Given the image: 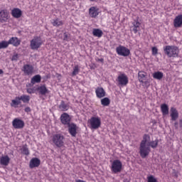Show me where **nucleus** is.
Returning <instances> with one entry per match:
<instances>
[{
    "label": "nucleus",
    "instance_id": "11",
    "mask_svg": "<svg viewBox=\"0 0 182 182\" xmlns=\"http://www.w3.org/2000/svg\"><path fill=\"white\" fill-rule=\"evenodd\" d=\"M8 19H9V12H8V10H1L0 11V22L4 23V22H7Z\"/></svg>",
    "mask_w": 182,
    "mask_h": 182
},
{
    "label": "nucleus",
    "instance_id": "34",
    "mask_svg": "<svg viewBox=\"0 0 182 182\" xmlns=\"http://www.w3.org/2000/svg\"><path fill=\"white\" fill-rule=\"evenodd\" d=\"M21 153L26 156H29V149L27 145H23L21 148Z\"/></svg>",
    "mask_w": 182,
    "mask_h": 182
},
{
    "label": "nucleus",
    "instance_id": "24",
    "mask_svg": "<svg viewBox=\"0 0 182 182\" xmlns=\"http://www.w3.org/2000/svg\"><path fill=\"white\" fill-rule=\"evenodd\" d=\"M152 76L154 79H156V80H161L164 77V74L162 72L158 71L154 73Z\"/></svg>",
    "mask_w": 182,
    "mask_h": 182
},
{
    "label": "nucleus",
    "instance_id": "23",
    "mask_svg": "<svg viewBox=\"0 0 182 182\" xmlns=\"http://www.w3.org/2000/svg\"><path fill=\"white\" fill-rule=\"evenodd\" d=\"M11 14L14 18H21L22 16V11L19 9H14L12 10Z\"/></svg>",
    "mask_w": 182,
    "mask_h": 182
},
{
    "label": "nucleus",
    "instance_id": "13",
    "mask_svg": "<svg viewBox=\"0 0 182 182\" xmlns=\"http://www.w3.org/2000/svg\"><path fill=\"white\" fill-rule=\"evenodd\" d=\"M77 126L75 124H70L68 125V132L73 137H75L77 134Z\"/></svg>",
    "mask_w": 182,
    "mask_h": 182
},
{
    "label": "nucleus",
    "instance_id": "38",
    "mask_svg": "<svg viewBox=\"0 0 182 182\" xmlns=\"http://www.w3.org/2000/svg\"><path fill=\"white\" fill-rule=\"evenodd\" d=\"M147 180V182H157V179L153 176H148Z\"/></svg>",
    "mask_w": 182,
    "mask_h": 182
},
{
    "label": "nucleus",
    "instance_id": "36",
    "mask_svg": "<svg viewBox=\"0 0 182 182\" xmlns=\"http://www.w3.org/2000/svg\"><path fill=\"white\" fill-rule=\"evenodd\" d=\"M8 46V41H3L0 42V49H5Z\"/></svg>",
    "mask_w": 182,
    "mask_h": 182
},
{
    "label": "nucleus",
    "instance_id": "49",
    "mask_svg": "<svg viewBox=\"0 0 182 182\" xmlns=\"http://www.w3.org/2000/svg\"><path fill=\"white\" fill-rule=\"evenodd\" d=\"M99 60H100V62H102V63H103V61H104L103 58H101Z\"/></svg>",
    "mask_w": 182,
    "mask_h": 182
},
{
    "label": "nucleus",
    "instance_id": "25",
    "mask_svg": "<svg viewBox=\"0 0 182 182\" xmlns=\"http://www.w3.org/2000/svg\"><path fill=\"white\" fill-rule=\"evenodd\" d=\"M161 111L163 116H167L168 114V105L167 104H162L161 105Z\"/></svg>",
    "mask_w": 182,
    "mask_h": 182
},
{
    "label": "nucleus",
    "instance_id": "50",
    "mask_svg": "<svg viewBox=\"0 0 182 182\" xmlns=\"http://www.w3.org/2000/svg\"><path fill=\"white\" fill-rule=\"evenodd\" d=\"M90 1H95V0H90Z\"/></svg>",
    "mask_w": 182,
    "mask_h": 182
},
{
    "label": "nucleus",
    "instance_id": "22",
    "mask_svg": "<svg viewBox=\"0 0 182 182\" xmlns=\"http://www.w3.org/2000/svg\"><path fill=\"white\" fill-rule=\"evenodd\" d=\"M38 90L40 93V95H42L43 96H45L47 93H49V90L46 88V85H41L38 87Z\"/></svg>",
    "mask_w": 182,
    "mask_h": 182
},
{
    "label": "nucleus",
    "instance_id": "32",
    "mask_svg": "<svg viewBox=\"0 0 182 182\" xmlns=\"http://www.w3.org/2000/svg\"><path fill=\"white\" fill-rule=\"evenodd\" d=\"M20 100H22L23 103H29V100H31V97L29 95H21L19 97Z\"/></svg>",
    "mask_w": 182,
    "mask_h": 182
},
{
    "label": "nucleus",
    "instance_id": "37",
    "mask_svg": "<svg viewBox=\"0 0 182 182\" xmlns=\"http://www.w3.org/2000/svg\"><path fill=\"white\" fill-rule=\"evenodd\" d=\"M138 76L139 77V82L141 83H143V79H144V77H146V75H144V73H143L142 72H139L138 74Z\"/></svg>",
    "mask_w": 182,
    "mask_h": 182
},
{
    "label": "nucleus",
    "instance_id": "27",
    "mask_svg": "<svg viewBox=\"0 0 182 182\" xmlns=\"http://www.w3.org/2000/svg\"><path fill=\"white\" fill-rule=\"evenodd\" d=\"M149 139H150L149 136L147 137V144L148 146L152 147V149H156L159 144V140L152 141L151 142L149 141Z\"/></svg>",
    "mask_w": 182,
    "mask_h": 182
},
{
    "label": "nucleus",
    "instance_id": "21",
    "mask_svg": "<svg viewBox=\"0 0 182 182\" xmlns=\"http://www.w3.org/2000/svg\"><path fill=\"white\" fill-rule=\"evenodd\" d=\"M51 23L53 26L58 28V26H62V25H63V21L60 18H55L51 20Z\"/></svg>",
    "mask_w": 182,
    "mask_h": 182
},
{
    "label": "nucleus",
    "instance_id": "26",
    "mask_svg": "<svg viewBox=\"0 0 182 182\" xmlns=\"http://www.w3.org/2000/svg\"><path fill=\"white\" fill-rule=\"evenodd\" d=\"M92 35L97 38H102V36H103V31L99 28H94Z\"/></svg>",
    "mask_w": 182,
    "mask_h": 182
},
{
    "label": "nucleus",
    "instance_id": "45",
    "mask_svg": "<svg viewBox=\"0 0 182 182\" xmlns=\"http://www.w3.org/2000/svg\"><path fill=\"white\" fill-rule=\"evenodd\" d=\"M174 127H176V129H178V122H175Z\"/></svg>",
    "mask_w": 182,
    "mask_h": 182
},
{
    "label": "nucleus",
    "instance_id": "14",
    "mask_svg": "<svg viewBox=\"0 0 182 182\" xmlns=\"http://www.w3.org/2000/svg\"><path fill=\"white\" fill-rule=\"evenodd\" d=\"M41 166V160L38 158H33L30 161V168H35V167H39Z\"/></svg>",
    "mask_w": 182,
    "mask_h": 182
},
{
    "label": "nucleus",
    "instance_id": "8",
    "mask_svg": "<svg viewBox=\"0 0 182 182\" xmlns=\"http://www.w3.org/2000/svg\"><path fill=\"white\" fill-rule=\"evenodd\" d=\"M117 82L121 86H127L129 83V77L124 73H120L117 77Z\"/></svg>",
    "mask_w": 182,
    "mask_h": 182
},
{
    "label": "nucleus",
    "instance_id": "12",
    "mask_svg": "<svg viewBox=\"0 0 182 182\" xmlns=\"http://www.w3.org/2000/svg\"><path fill=\"white\" fill-rule=\"evenodd\" d=\"M60 122L63 124L69 126L70 124V116L68 113H63L60 116Z\"/></svg>",
    "mask_w": 182,
    "mask_h": 182
},
{
    "label": "nucleus",
    "instance_id": "48",
    "mask_svg": "<svg viewBox=\"0 0 182 182\" xmlns=\"http://www.w3.org/2000/svg\"><path fill=\"white\" fill-rule=\"evenodd\" d=\"M0 75H4V70L2 69H0Z\"/></svg>",
    "mask_w": 182,
    "mask_h": 182
},
{
    "label": "nucleus",
    "instance_id": "29",
    "mask_svg": "<svg viewBox=\"0 0 182 182\" xmlns=\"http://www.w3.org/2000/svg\"><path fill=\"white\" fill-rule=\"evenodd\" d=\"M132 25L134 26L133 31L134 33H137L138 31H140V22L137 21H134V22L132 23Z\"/></svg>",
    "mask_w": 182,
    "mask_h": 182
},
{
    "label": "nucleus",
    "instance_id": "17",
    "mask_svg": "<svg viewBox=\"0 0 182 182\" xmlns=\"http://www.w3.org/2000/svg\"><path fill=\"white\" fill-rule=\"evenodd\" d=\"M95 93L98 99H102V97H105V96H106V91H105L103 87H97L95 90Z\"/></svg>",
    "mask_w": 182,
    "mask_h": 182
},
{
    "label": "nucleus",
    "instance_id": "19",
    "mask_svg": "<svg viewBox=\"0 0 182 182\" xmlns=\"http://www.w3.org/2000/svg\"><path fill=\"white\" fill-rule=\"evenodd\" d=\"M171 117L173 122L178 119V111L173 107H171Z\"/></svg>",
    "mask_w": 182,
    "mask_h": 182
},
{
    "label": "nucleus",
    "instance_id": "1",
    "mask_svg": "<svg viewBox=\"0 0 182 182\" xmlns=\"http://www.w3.org/2000/svg\"><path fill=\"white\" fill-rule=\"evenodd\" d=\"M149 136L144 135L143 140L141 142L140 144V151L139 154L142 159H146L147 156H149V154L150 153V147L147 145V138Z\"/></svg>",
    "mask_w": 182,
    "mask_h": 182
},
{
    "label": "nucleus",
    "instance_id": "7",
    "mask_svg": "<svg viewBox=\"0 0 182 182\" xmlns=\"http://www.w3.org/2000/svg\"><path fill=\"white\" fill-rule=\"evenodd\" d=\"M116 52L117 53V55H119V56H129V55H130V50H129V48L123 46H119L118 47H117L116 48Z\"/></svg>",
    "mask_w": 182,
    "mask_h": 182
},
{
    "label": "nucleus",
    "instance_id": "6",
    "mask_svg": "<svg viewBox=\"0 0 182 182\" xmlns=\"http://www.w3.org/2000/svg\"><path fill=\"white\" fill-rule=\"evenodd\" d=\"M123 167V164H122V161L120 160L117 159L114 160L112 163L111 166V170L112 173L114 174H117V173H120L122 171V168Z\"/></svg>",
    "mask_w": 182,
    "mask_h": 182
},
{
    "label": "nucleus",
    "instance_id": "43",
    "mask_svg": "<svg viewBox=\"0 0 182 182\" xmlns=\"http://www.w3.org/2000/svg\"><path fill=\"white\" fill-rule=\"evenodd\" d=\"M24 110H25V112H26V113H29V112H31V107H27L25 108Z\"/></svg>",
    "mask_w": 182,
    "mask_h": 182
},
{
    "label": "nucleus",
    "instance_id": "9",
    "mask_svg": "<svg viewBox=\"0 0 182 182\" xmlns=\"http://www.w3.org/2000/svg\"><path fill=\"white\" fill-rule=\"evenodd\" d=\"M22 71L26 76H32L35 70H33V66H32V65L26 64L23 65Z\"/></svg>",
    "mask_w": 182,
    "mask_h": 182
},
{
    "label": "nucleus",
    "instance_id": "33",
    "mask_svg": "<svg viewBox=\"0 0 182 182\" xmlns=\"http://www.w3.org/2000/svg\"><path fill=\"white\" fill-rule=\"evenodd\" d=\"M101 105L102 106H109L110 105V100L108 97H105L101 100Z\"/></svg>",
    "mask_w": 182,
    "mask_h": 182
},
{
    "label": "nucleus",
    "instance_id": "16",
    "mask_svg": "<svg viewBox=\"0 0 182 182\" xmlns=\"http://www.w3.org/2000/svg\"><path fill=\"white\" fill-rule=\"evenodd\" d=\"M175 28H181L182 26V14L178 15L173 20Z\"/></svg>",
    "mask_w": 182,
    "mask_h": 182
},
{
    "label": "nucleus",
    "instance_id": "47",
    "mask_svg": "<svg viewBox=\"0 0 182 182\" xmlns=\"http://www.w3.org/2000/svg\"><path fill=\"white\" fill-rule=\"evenodd\" d=\"M179 124H180V127H182V119H180Z\"/></svg>",
    "mask_w": 182,
    "mask_h": 182
},
{
    "label": "nucleus",
    "instance_id": "10",
    "mask_svg": "<svg viewBox=\"0 0 182 182\" xmlns=\"http://www.w3.org/2000/svg\"><path fill=\"white\" fill-rule=\"evenodd\" d=\"M12 126L14 129H23L25 122L22 119L15 118L12 122Z\"/></svg>",
    "mask_w": 182,
    "mask_h": 182
},
{
    "label": "nucleus",
    "instance_id": "3",
    "mask_svg": "<svg viewBox=\"0 0 182 182\" xmlns=\"http://www.w3.org/2000/svg\"><path fill=\"white\" fill-rule=\"evenodd\" d=\"M65 136L62 134H55L53 135L52 141L56 147L60 148L63 147L65 144Z\"/></svg>",
    "mask_w": 182,
    "mask_h": 182
},
{
    "label": "nucleus",
    "instance_id": "31",
    "mask_svg": "<svg viewBox=\"0 0 182 182\" xmlns=\"http://www.w3.org/2000/svg\"><path fill=\"white\" fill-rule=\"evenodd\" d=\"M18 105H21V100L19 97H16L15 100H11V106L12 107H17Z\"/></svg>",
    "mask_w": 182,
    "mask_h": 182
},
{
    "label": "nucleus",
    "instance_id": "4",
    "mask_svg": "<svg viewBox=\"0 0 182 182\" xmlns=\"http://www.w3.org/2000/svg\"><path fill=\"white\" fill-rule=\"evenodd\" d=\"M88 123L92 130H97V129L102 126V120L99 117H92L88 120Z\"/></svg>",
    "mask_w": 182,
    "mask_h": 182
},
{
    "label": "nucleus",
    "instance_id": "15",
    "mask_svg": "<svg viewBox=\"0 0 182 182\" xmlns=\"http://www.w3.org/2000/svg\"><path fill=\"white\" fill-rule=\"evenodd\" d=\"M89 15L91 18H96L99 15V9L92 6L89 9Z\"/></svg>",
    "mask_w": 182,
    "mask_h": 182
},
{
    "label": "nucleus",
    "instance_id": "2",
    "mask_svg": "<svg viewBox=\"0 0 182 182\" xmlns=\"http://www.w3.org/2000/svg\"><path fill=\"white\" fill-rule=\"evenodd\" d=\"M164 52L168 58H177L179 50L176 46H166L164 47Z\"/></svg>",
    "mask_w": 182,
    "mask_h": 182
},
{
    "label": "nucleus",
    "instance_id": "20",
    "mask_svg": "<svg viewBox=\"0 0 182 182\" xmlns=\"http://www.w3.org/2000/svg\"><path fill=\"white\" fill-rule=\"evenodd\" d=\"M9 161H11V159H9V156L8 155L1 156L0 159V164L1 166H8L9 164Z\"/></svg>",
    "mask_w": 182,
    "mask_h": 182
},
{
    "label": "nucleus",
    "instance_id": "40",
    "mask_svg": "<svg viewBox=\"0 0 182 182\" xmlns=\"http://www.w3.org/2000/svg\"><path fill=\"white\" fill-rule=\"evenodd\" d=\"M19 55L18 54H14L11 58V60H18Z\"/></svg>",
    "mask_w": 182,
    "mask_h": 182
},
{
    "label": "nucleus",
    "instance_id": "42",
    "mask_svg": "<svg viewBox=\"0 0 182 182\" xmlns=\"http://www.w3.org/2000/svg\"><path fill=\"white\" fill-rule=\"evenodd\" d=\"M27 92H28L30 95H31V93H34L33 88H28Z\"/></svg>",
    "mask_w": 182,
    "mask_h": 182
},
{
    "label": "nucleus",
    "instance_id": "41",
    "mask_svg": "<svg viewBox=\"0 0 182 182\" xmlns=\"http://www.w3.org/2000/svg\"><path fill=\"white\" fill-rule=\"evenodd\" d=\"M63 41H69V35L66 34V33H64Z\"/></svg>",
    "mask_w": 182,
    "mask_h": 182
},
{
    "label": "nucleus",
    "instance_id": "46",
    "mask_svg": "<svg viewBox=\"0 0 182 182\" xmlns=\"http://www.w3.org/2000/svg\"><path fill=\"white\" fill-rule=\"evenodd\" d=\"M75 182H86V181H85L83 180L77 179L75 181Z\"/></svg>",
    "mask_w": 182,
    "mask_h": 182
},
{
    "label": "nucleus",
    "instance_id": "5",
    "mask_svg": "<svg viewBox=\"0 0 182 182\" xmlns=\"http://www.w3.org/2000/svg\"><path fill=\"white\" fill-rule=\"evenodd\" d=\"M43 43V41H42V38L39 36H35L33 38L31 41V48L33 50H36L39 49L41 46H42V44Z\"/></svg>",
    "mask_w": 182,
    "mask_h": 182
},
{
    "label": "nucleus",
    "instance_id": "39",
    "mask_svg": "<svg viewBox=\"0 0 182 182\" xmlns=\"http://www.w3.org/2000/svg\"><path fill=\"white\" fill-rule=\"evenodd\" d=\"M151 50H152V55L154 56H156V55L159 53V49H157L156 47H152Z\"/></svg>",
    "mask_w": 182,
    "mask_h": 182
},
{
    "label": "nucleus",
    "instance_id": "28",
    "mask_svg": "<svg viewBox=\"0 0 182 182\" xmlns=\"http://www.w3.org/2000/svg\"><path fill=\"white\" fill-rule=\"evenodd\" d=\"M59 109L61 112H66L67 110H69V105L65 103V101H61L59 105Z\"/></svg>",
    "mask_w": 182,
    "mask_h": 182
},
{
    "label": "nucleus",
    "instance_id": "18",
    "mask_svg": "<svg viewBox=\"0 0 182 182\" xmlns=\"http://www.w3.org/2000/svg\"><path fill=\"white\" fill-rule=\"evenodd\" d=\"M7 43L8 46H9V45H13V46H19V45H21V41L16 37H13L9 39Z\"/></svg>",
    "mask_w": 182,
    "mask_h": 182
},
{
    "label": "nucleus",
    "instance_id": "30",
    "mask_svg": "<svg viewBox=\"0 0 182 182\" xmlns=\"http://www.w3.org/2000/svg\"><path fill=\"white\" fill-rule=\"evenodd\" d=\"M42 77L40 75H36L31 78V83L35 85V83H41Z\"/></svg>",
    "mask_w": 182,
    "mask_h": 182
},
{
    "label": "nucleus",
    "instance_id": "44",
    "mask_svg": "<svg viewBox=\"0 0 182 182\" xmlns=\"http://www.w3.org/2000/svg\"><path fill=\"white\" fill-rule=\"evenodd\" d=\"M143 83L145 85V86H147V87L150 86V83L149 82V81L143 82Z\"/></svg>",
    "mask_w": 182,
    "mask_h": 182
},
{
    "label": "nucleus",
    "instance_id": "35",
    "mask_svg": "<svg viewBox=\"0 0 182 182\" xmlns=\"http://www.w3.org/2000/svg\"><path fill=\"white\" fill-rule=\"evenodd\" d=\"M79 72H80V68H79V65L74 66L72 76H76V75H79Z\"/></svg>",
    "mask_w": 182,
    "mask_h": 182
}]
</instances>
